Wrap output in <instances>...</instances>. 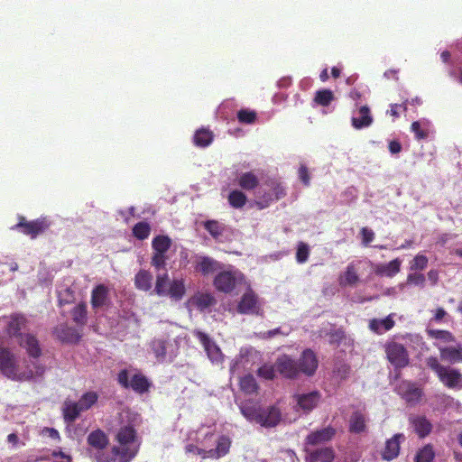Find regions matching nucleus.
<instances>
[{
    "instance_id": "nucleus-1",
    "label": "nucleus",
    "mask_w": 462,
    "mask_h": 462,
    "mask_svg": "<svg viewBox=\"0 0 462 462\" xmlns=\"http://www.w3.org/2000/svg\"><path fill=\"white\" fill-rule=\"evenodd\" d=\"M427 365L435 372L439 380L449 389H462V374L459 370L439 364L435 356L427 358Z\"/></svg>"
},
{
    "instance_id": "nucleus-2",
    "label": "nucleus",
    "mask_w": 462,
    "mask_h": 462,
    "mask_svg": "<svg viewBox=\"0 0 462 462\" xmlns=\"http://www.w3.org/2000/svg\"><path fill=\"white\" fill-rule=\"evenodd\" d=\"M17 361L14 354L8 348H0V372L13 381H30L33 379L32 371L18 372Z\"/></svg>"
},
{
    "instance_id": "nucleus-3",
    "label": "nucleus",
    "mask_w": 462,
    "mask_h": 462,
    "mask_svg": "<svg viewBox=\"0 0 462 462\" xmlns=\"http://www.w3.org/2000/svg\"><path fill=\"white\" fill-rule=\"evenodd\" d=\"M51 223L47 217H41L32 221H28L23 216L19 217L18 223L13 229L18 230L25 236L35 239L38 236L43 234L49 229Z\"/></svg>"
},
{
    "instance_id": "nucleus-4",
    "label": "nucleus",
    "mask_w": 462,
    "mask_h": 462,
    "mask_svg": "<svg viewBox=\"0 0 462 462\" xmlns=\"http://www.w3.org/2000/svg\"><path fill=\"white\" fill-rule=\"evenodd\" d=\"M171 246V239L165 235L156 236L152 241V256L151 264L160 271L165 268L167 252Z\"/></svg>"
},
{
    "instance_id": "nucleus-5",
    "label": "nucleus",
    "mask_w": 462,
    "mask_h": 462,
    "mask_svg": "<svg viewBox=\"0 0 462 462\" xmlns=\"http://www.w3.org/2000/svg\"><path fill=\"white\" fill-rule=\"evenodd\" d=\"M244 280V275L239 271H219L215 276L213 285L217 291L224 293L232 292L238 283Z\"/></svg>"
},
{
    "instance_id": "nucleus-6",
    "label": "nucleus",
    "mask_w": 462,
    "mask_h": 462,
    "mask_svg": "<svg viewBox=\"0 0 462 462\" xmlns=\"http://www.w3.org/2000/svg\"><path fill=\"white\" fill-rule=\"evenodd\" d=\"M388 361L396 368L401 369L409 365V354L405 346L397 342H390L385 346Z\"/></svg>"
},
{
    "instance_id": "nucleus-7",
    "label": "nucleus",
    "mask_w": 462,
    "mask_h": 462,
    "mask_svg": "<svg viewBox=\"0 0 462 462\" xmlns=\"http://www.w3.org/2000/svg\"><path fill=\"white\" fill-rule=\"evenodd\" d=\"M194 336L199 339L207 353L208 357L212 363L221 364L224 356L220 347L209 337V336L202 331H194Z\"/></svg>"
},
{
    "instance_id": "nucleus-8",
    "label": "nucleus",
    "mask_w": 462,
    "mask_h": 462,
    "mask_svg": "<svg viewBox=\"0 0 462 462\" xmlns=\"http://www.w3.org/2000/svg\"><path fill=\"white\" fill-rule=\"evenodd\" d=\"M132 450L127 448L113 447L110 453L100 449L96 451L95 458L97 462H129L131 460Z\"/></svg>"
},
{
    "instance_id": "nucleus-9",
    "label": "nucleus",
    "mask_w": 462,
    "mask_h": 462,
    "mask_svg": "<svg viewBox=\"0 0 462 462\" xmlns=\"http://www.w3.org/2000/svg\"><path fill=\"white\" fill-rule=\"evenodd\" d=\"M276 371L285 378L293 379L299 375L298 363L288 355L279 356L275 362Z\"/></svg>"
},
{
    "instance_id": "nucleus-10",
    "label": "nucleus",
    "mask_w": 462,
    "mask_h": 462,
    "mask_svg": "<svg viewBox=\"0 0 462 462\" xmlns=\"http://www.w3.org/2000/svg\"><path fill=\"white\" fill-rule=\"evenodd\" d=\"M297 363L299 373H302L308 376H311L315 374L319 365L315 353L310 348L305 349L301 353Z\"/></svg>"
},
{
    "instance_id": "nucleus-11",
    "label": "nucleus",
    "mask_w": 462,
    "mask_h": 462,
    "mask_svg": "<svg viewBox=\"0 0 462 462\" xmlns=\"http://www.w3.org/2000/svg\"><path fill=\"white\" fill-rule=\"evenodd\" d=\"M135 431L131 427H125L122 428L117 435L116 439L119 443L118 446H115V448H121L123 449L129 448L132 450L131 459L135 456L137 452V447L135 444Z\"/></svg>"
},
{
    "instance_id": "nucleus-12",
    "label": "nucleus",
    "mask_w": 462,
    "mask_h": 462,
    "mask_svg": "<svg viewBox=\"0 0 462 462\" xmlns=\"http://www.w3.org/2000/svg\"><path fill=\"white\" fill-rule=\"evenodd\" d=\"M117 381L124 388H132L139 393H144V375L143 374H134L129 381L128 372L124 369L118 374Z\"/></svg>"
},
{
    "instance_id": "nucleus-13",
    "label": "nucleus",
    "mask_w": 462,
    "mask_h": 462,
    "mask_svg": "<svg viewBox=\"0 0 462 462\" xmlns=\"http://www.w3.org/2000/svg\"><path fill=\"white\" fill-rule=\"evenodd\" d=\"M336 435V429L328 426L310 432L305 439V444L317 446L331 440Z\"/></svg>"
},
{
    "instance_id": "nucleus-14",
    "label": "nucleus",
    "mask_w": 462,
    "mask_h": 462,
    "mask_svg": "<svg viewBox=\"0 0 462 462\" xmlns=\"http://www.w3.org/2000/svg\"><path fill=\"white\" fill-rule=\"evenodd\" d=\"M282 419L281 410L275 405L261 408L259 424L265 428L275 427Z\"/></svg>"
},
{
    "instance_id": "nucleus-15",
    "label": "nucleus",
    "mask_w": 462,
    "mask_h": 462,
    "mask_svg": "<svg viewBox=\"0 0 462 462\" xmlns=\"http://www.w3.org/2000/svg\"><path fill=\"white\" fill-rule=\"evenodd\" d=\"M19 345L26 350L31 358H38L42 356V347L37 337L30 333L21 335Z\"/></svg>"
},
{
    "instance_id": "nucleus-16",
    "label": "nucleus",
    "mask_w": 462,
    "mask_h": 462,
    "mask_svg": "<svg viewBox=\"0 0 462 462\" xmlns=\"http://www.w3.org/2000/svg\"><path fill=\"white\" fill-rule=\"evenodd\" d=\"M320 398L321 394L318 391L294 395L298 406L306 413L311 411L318 405Z\"/></svg>"
},
{
    "instance_id": "nucleus-17",
    "label": "nucleus",
    "mask_w": 462,
    "mask_h": 462,
    "mask_svg": "<svg viewBox=\"0 0 462 462\" xmlns=\"http://www.w3.org/2000/svg\"><path fill=\"white\" fill-rule=\"evenodd\" d=\"M404 439L405 437L402 433H397L388 439L382 452L383 459L390 461L397 457L400 453V444L402 441H404Z\"/></svg>"
},
{
    "instance_id": "nucleus-18",
    "label": "nucleus",
    "mask_w": 462,
    "mask_h": 462,
    "mask_svg": "<svg viewBox=\"0 0 462 462\" xmlns=\"http://www.w3.org/2000/svg\"><path fill=\"white\" fill-rule=\"evenodd\" d=\"M53 334L62 343L76 344L80 339L78 331L67 324H60L54 328Z\"/></svg>"
},
{
    "instance_id": "nucleus-19",
    "label": "nucleus",
    "mask_w": 462,
    "mask_h": 462,
    "mask_svg": "<svg viewBox=\"0 0 462 462\" xmlns=\"http://www.w3.org/2000/svg\"><path fill=\"white\" fill-rule=\"evenodd\" d=\"M398 393L409 403H416L420 401L422 392L411 382H402L398 386Z\"/></svg>"
},
{
    "instance_id": "nucleus-20",
    "label": "nucleus",
    "mask_w": 462,
    "mask_h": 462,
    "mask_svg": "<svg viewBox=\"0 0 462 462\" xmlns=\"http://www.w3.org/2000/svg\"><path fill=\"white\" fill-rule=\"evenodd\" d=\"M367 417L362 411L352 412L348 421V431L353 434H361L367 431Z\"/></svg>"
},
{
    "instance_id": "nucleus-21",
    "label": "nucleus",
    "mask_w": 462,
    "mask_h": 462,
    "mask_svg": "<svg viewBox=\"0 0 462 462\" xmlns=\"http://www.w3.org/2000/svg\"><path fill=\"white\" fill-rule=\"evenodd\" d=\"M258 309L257 297L252 291L245 292L237 305V311L240 314H254Z\"/></svg>"
},
{
    "instance_id": "nucleus-22",
    "label": "nucleus",
    "mask_w": 462,
    "mask_h": 462,
    "mask_svg": "<svg viewBox=\"0 0 462 462\" xmlns=\"http://www.w3.org/2000/svg\"><path fill=\"white\" fill-rule=\"evenodd\" d=\"M109 302V290L104 284L97 285L91 291L90 303L93 309H99Z\"/></svg>"
},
{
    "instance_id": "nucleus-23",
    "label": "nucleus",
    "mask_w": 462,
    "mask_h": 462,
    "mask_svg": "<svg viewBox=\"0 0 462 462\" xmlns=\"http://www.w3.org/2000/svg\"><path fill=\"white\" fill-rule=\"evenodd\" d=\"M87 443L88 446L99 451L105 449L109 444L107 435L100 429L91 431L87 437Z\"/></svg>"
},
{
    "instance_id": "nucleus-24",
    "label": "nucleus",
    "mask_w": 462,
    "mask_h": 462,
    "mask_svg": "<svg viewBox=\"0 0 462 462\" xmlns=\"http://www.w3.org/2000/svg\"><path fill=\"white\" fill-rule=\"evenodd\" d=\"M196 270L203 275H208L222 270V263L211 257L201 256L196 265Z\"/></svg>"
},
{
    "instance_id": "nucleus-25",
    "label": "nucleus",
    "mask_w": 462,
    "mask_h": 462,
    "mask_svg": "<svg viewBox=\"0 0 462 462\" xmlns=\"http://www.w3.org/2000/svg\"><path fill=\"white\" fill-rule=\"evenodd\" d=\"M336 457L332 448H321L311 451L306 457V462H334Z\"/></svg>"
},
{
    "instance_id": "nucleus-26",
    "label": "nucleus",
    "mask_w": 462,
    "mask_h": 462,
    "mask_svg": "<svg viewBox=\"0 0 462 462\" xmlns=\"http://www.w3.org/2000/svg\"><path fill=\"white\" fill-rule=\"evenodd\" d=\"M27 319L23 314H13L10 316V320L7 324V333L12 336L20 338L22 328L26 325Z\"/></svg>"
},
{
    "instance_id": "nucleus-27",
    "label": "nucleus",
    "mask_w": 462,
    "mask_h": 462,
    "mask_svg": "<svg viewBox=\"0 0 462 462\" xmlns=\"http://www.w3.org/2000/svg\"><path fill=\"white\" fill-rule=\"evenodd\" d=\"M359 116H353L351 123L354 128L362 129L368 127L373 123V116L367 106H362L358 110Z\"/></svg>"
},
{
    "instance_id": "nucleus-28",
    "label": "nucleus",
    "mask_w": 462,
    "mask_h": 462,
    "mask_svg": "<svg viewBox=\"0 0 462 462\" xmlns=\"http://www.w3.org/2000/svg\"><path fill=\"white\" fill-rule=\"evenodd\" d=\"M231 439L228 436L221 435L217 440V446L215 448L210 449V456L212 459H218L225 457L230 451Z\"/></svg>"
},
{
    "instance_id": "nucleus-29",
    "label": "nucleus",
    "mask_w": 462,
    "mask_h": 462,
    "mask_svg": "<svg viewBox=\"0 0 462 462\" xmlns=\"http://www.w3.org/2000/svg\"><path fill=\"white\" fill-rule=\"evenodd\" d=\"M440 357L451 364L462 362V345L439 348Z\"/></svg>"
},
{
    "instance_id": "nucleus-30",
    "label": "nucleus",
    "mask_w": 462,
    "mask_h": 462,
    "mask_svg": "<svg viewBox=\"0 0 462 462\" xmlns=\"http://www.w3.org/2000/svg\"><path fill=\"white\" fill-rule=\"evenodd\" d=\"M238 186L245 190H253L259 186L260 180L253 171L241 173L237 177Z\"/></svg>"
},
{
    "instance_id": "nucleus-31",
    "label": "nucleus",
    "mask_w": 462,
    "mask_h": 462,
    "mask_svg": "<svg viewBox=\"0 0 462 462\" xmlns=\"http://www.w3.org/2000/svg\"><path fill=\"white\" fill-rule=\"evenodd\" d=\"M394 324L395 322L393 319L392 315H389L383 319H371L369 322V328L376 334H382L392 329L394 327Z\"/></svg>"
},
{
    "instance_id": "nucleus-32",
    "label": "nucleus",
    "mask_w": 462,
    "mask_h": 462,
    "mask_svg": "<svg viewBox=\"0 0 462 462\" xmlns=\"http://www.w3.org/2000/svg\"><path fill=\"white\" fill-rule=\"evenodd\" d=\"M415 432L420 438H425L432 430V425L425 416H417L411 420Z\"/></svg>"
},
{
    "instance_id": "nucleus-33",
    "label": "nucleus",
    "mask_w": 462,
    "mask_h": 462,
    "mask_svg": "<svg viewBox=\"0 0 462 462\" xmlns=\"http://www.w3.org/2000/svg\"><path fill=\"white\" fill-rule=\"evenodd\" d=\"M83 412L78 402L66 401L63 405L62 413L66 422H74L80 413Z\"/></svg>"
},
{
    "instance_id": "nucleus-34",
    "label": "nucleus",
    "mask_w": 462,
    "mask_h": 462,
    "mask_svg": "<svg viewBox=\"0 0 462 462\" xmlns=\"http://www.w3.org/2000/svg\"><path fill=\"white\" fill-rule=\"evenodd\" d=\"M339 284L342 287L355 286L359 282V276L356 273V267L353 263L346 266L345 273L340 275L338 279Z\"/></svg>"
},
{
    "instance_id": "nucleus-35",
    "label": "nucleus",
    "mask_w": 462,
    "mask_h": 462,
    "mask_svg": "<svg viewBox=\"0 0 462 462\" xmlns=\"http://www.w3.org/2000/svg\"><path fill=\"white\" fill-rule=\"evenodd\" d=\"M202 226L216 241H218L226 231V225L214 219L204 221Z\"/></svg>"
},
{
    "instance_id": "nucleus-36",
    "label": "nucleus",
    "mask_w": 462,
    "mask_h": 462,
    "mask_svg": "<svg viewBox=\"0 0 462 462\" xmlns=\"http://www.w3.org/2000/svg\"><path fill=\"white\" fill-rule=\"evenodd\" d=\"M401 263V261L398 258H396L386 264L378 265L375 269V273L376 274L379 275L393 277L400 272Z\"/></svg>"
},
{
    "instance_id": "nucleus-37",
    "label": "nucleus",
    "mask_w": 462,
    "mask_h": 462,
    "mask_svg": "<svg viewBox=\"0 0 462 462\" xmlns=\"http://www.w3.org/2000/svg\"><path fill=\"white\" fill-rule=\"evenodd\" d=\"M214 138L213 133L206 128H200L195 132L193 136V143L198 147L208 146Z\"/></svg>"
},
{
    "instance_id": "nucleus-38",
    "label": "nucleus",
    "mask_w": 462,
    "mask_h": 462,
    "mask_svg": "<svg viewBox=\"0 0 462 462\" xmlns=\"http://www.w3.org/2000/svg\"><path fill=\"white\" fill-rule=\"evenodd\" d=\"M163 270H165V268ZM171 282L172 281L169 279L167 272L164 271L162 274L157 275L154 291L160 296H167L171 285Z\"/></svg>"
},
{
    "instance_id": "nucleus-39",
    "label": "nucleus",
    "mask_w": 462,
    "mask_h": 462,
    "mask_svg": "<svg viewBox=\"0 0 462 462\" xmlns=\"http://www.w3.org/2000/svg\"><path fill=\"white\" fill-rule=\"evenodd\" d=\"M227 201L233 208H242L247 202L246 195L239 189H234L229 192Z\"/></svg>"
},
{
    "instance_id": "nucleus-40",
    "label": "nucleus",
    "mask_w": 462,
    "mask_h": 462,
    "mask_svg": "<svg viewBox=\"0 0 462 462\" xmlns=\"http://www.w3.org/2000/svg\"><path fill=\"white\" fill-rule=\"evenodd\" d=\"M240 389L246 394H253L258 392L259 386L252 374L241 377L239 382Z\"/></svg>"
},
{
    "instance_id": "nucleus-41",
    "label": "nucleus",
    "mask_w": 462,
    "mask_h": 462,
    "mask_svg": "<svg viewBox=\"0 0 462 462\" xmlns=\"http://www.w3.org/2000/svg\"><path fill=\"white\" fill-rule=\"evenodd\" d=\"M87 304L80 302L76 305L71 310L73 321L79 326H84L87 323Z\"/></svg>"
},
{
    "instance_id": "nucleus-42",
    "label": "nucleus",
    "mask_w": 462,
    "mask_h": 462,
    "mask_svg": "<svg viewBox=\"0 0 462 462\" xmlns=\"http://www.w3.org/2000/svg\"><path fill=\"white\" fill-rule=\"evenodd\" d=\"M186 289L185 284L182 279L173 280L171 282V285L169 290V293L167 297H170L172 300H180L183 298L185 294Z\"/></svg>"
},
{
    "instance_id": "nucleus-43",
    "label": "nucleus",
    "mask_w": 462,
    "mask_h": 462,
    "mask_svg": "<svg viewBox=\"0 0 462 462\" xmlns=\"http://www.w3.org/2000/svg\"><path fill=\"white\" fill-rule=\"evenodd\" d=\"M168 342L163 338H157L151 342V349L158 361H162L166 356Z\"/></svg>"
},
{
    "instance_id": "nucleus-44",
    "label": "nucleus",
    "mask_w": 462,
    "mask_h": 462,
    "mask_svg": "<svg viewBox=\"0 0 462 462\" xmlns=\"http://www.w3.org/2000/svg\"><path fill=\"white\" fill-rule=\"evenodd\" d=\"M98 400V394L96 392L89 391L82 394L79 402H77L82 410L86 411L89 410Z\"/></svg>"
},
{
    "instance_id": "nucleus-45",
    "label": "nucleus",
    "mask_w": 462,
    "mask_h": 462,
    "mask_svg": "<svg viewBox=\"0 0 462 462\" xmlns=\"http://www.w3.org/2000/svg\"><path fill=\"white\" fill-rule=\"evenodd\" d=\"M241 413L250 421L259 424L261 407L254 405H241Z\"/></svg>"
},
{
    "instance_id": "nucleus-46",
    "label": "nucleus",
    "mask_w": 462,
    "mask_h": 462,
    "mask_svg": "<svg viewBox=\"0 0 462 462\" xmlns=\"http://www.w3.org/2000/svg\"><path fill=\"white\" fill-rule=\"evenodd\" d=\"M434 457L435 452L432 445L427 444L417 452L415 462H432Z\"/></svg>"
},
{
    "instance_id": "nucleus-47",
    "label": "nucleus",
    "mask_w": 462,
    "mask_h": 462,
    "mask_svg": "<svg viewBox=\"0 0 462 462\" xmlns=\"http://www.w3.org/2000/svg\"><path fill=\"white\" fill-rule=\"evenodd\" d=\"M334 94L330 89L318 90L314 97V102L322 106H328L334 100Z\"/></svg>"
},
{
    "instance_id": "nucleus-48",
    "label": "nucleus",
    "mask_w": 462,
    "mask_h": 462,
    "mask_svg": "<svg viewBox=\"0 0 462 462\" xmlns=\"http://www.w3.org/2000/svg\"><path fill=\"white\" fill-rule=\"evenodd\" d=\"M427 333L430 337L440 340L444 343H450L455 341V337L451 332L448 330L428 329Z\"/></svg>"
},
{
    "instance_id": "nucleus-49",
    "label": "nucleus",
    "mask_w": 462,
    "mask_h": 462,
    "mask_svg": "<svg viewBox=\"0 0 462 462\" xmlns=\"http://www.w3.org/2000/svg\"><path fill=\"white\" fill-rule=\"evenodd\" d=\"M193 303L199 309L204 310L214 303V298L208 293H200L193 298Z\"/></svg>"
},
{
    "instance_id": "nucleus-50",
    "label": "nucleus",
    "mask_w": 462,
    "mask_h": 462,
    "mask_svg": "<svg viewBox=\"0 0 462 462\" xmlns=\"http://www.w3.org/2000/svg\"><path fill=\"white\" fill-rule=\"evenodd\" d=\"M310 256V246L304 242H299L296 252V261L299 263H304Z\"/></svg>"
},
{
    "instance_id": "nucleus-51",
    "label": "nucleus",
    "mask_w": 462,
    "mask_h": 462,
    "mask_svg": "<svg viewBox=\"0 0 462 462\" xmlns=\"http://www.w3.org/2000/svg\"><path fill=\"white\" fill-rule=\"evenodd\" d=\"M237 119L242 124H253L256 120V113L249 109H241L237 112Z\"/></svg>"
},
{
    "instance_id": "nucleus-52",
    "label": "nucleus",
    "mask_w": 462,
    "mask_h": 462,
    "mask_svg": "<svg viewBox=\"0 0 462 462\" xmlns=\"http://www.w3.org/2000/svg\"><path fill=\"white\" fill-rule=\"evenodd\" d=\"M428 265V258L424 254H417L411 263L410 269L412 271L424 270Z\"/></svg>"
},
{
    "instance_id": "nucleus-53",
    "label": "nucleus",
    "mask_w": 462,
    "mask_h": 462,
    "mask_svg": "<svg viewBox=\"0 0 462 462\" xmlns=\"http://www.w3.org/2000/svg\"><path fill=\"white\" fill-rule=\"evenodd\" d=\"M275 365H264L257 370V374L266 380H273L275 377Z\"/></svg>"
},
{
    "instance_id": "nucleus-54",
    "label": "nucleus",
    "mask_w": 462,
    "mask_h": 462,
    "mask_svg": "<svg viewBox=\"0 0 462 462\" xmlns=\"http://www.w3.org/2000/svg\"><path fill=\"white\" fill-rule=\"evenodd\" d=\"M346 338L345 331L342 328L336 329L329 333V342L339 345Z\"/></svg>"
},
{
    "instance_id": "nucleus-55",
    "label": "nucleus",
    "mask_w": 462,
    "mask_h": 462,
    "mask_svg": "<svg viewBox=\"0 0 462 462\" xmlns=\"http://www.w3.org/2000/svg\"><path fill=\"white\" fill-rule=\"evenodd\" d=\"M407 282L423 287L425 283V276L422 273H409L407 277Z\"/></svg>"
},
{
    "instance_id": "nucleus-56",
    "label": "nucleus",
    "mask_w": 462,
    "mask_h": 462,
    "mask_svg": "<svg viewBox=\"0 0 462 462\" xmlns=\"http://www.w3.org/2000/svg\"><path fill=\"white\" fill-rule=\"evenodd\" d=\"M411 132L414 133L416 139L422 140L428 137V133L421 129L420 123L415 121L411 125Z\"/></svg>"
},
{
    "instance_id": "nucleus-57",
    "label": "nucleus",
    "mask_w": 462,
    "mask_h": 462,
    "mask_svg": "<svg viewBox=\"0 0 462 462\" xmlns=\"http://www.w3.org/2000/svg\"><path fill=\"white\" fill-rule=\"evenodd\" d=\"M362 236V243L364 245H368L374 239V233L368 227H362L360 230Z\"/></svg>"
},
{
    "instance_id": "nucleus-58",
    "label": "nucleus",
    "mask_w": 462,
    "mask_h": 462,
    "mask_svg": "<svg viewBox=\"0 0 462 462\" xmlns=\"http://www.w3.org/2000/svg\"><path fill=\"white\" fill-rule=\"evenodd\" d=\"M298 173H299V178L301 180V182L305 186H309L310 182V177L309 174L308 168L305 165H300Z\"/></svg>"
},
{
    "instance_id": "nucleus-59",
    "label": "nucleus",
    "mask_w": 462,
    "mask_h": 462,
    "mask_svg": "<svg viewBox=\"0 0 462 462\" xmlns=\"http://www.w3.org/2000/svg\"><path fill=\"white\" fill-rule=\"evenodd\" d=\"M52 457L55 458L54 462H72V457L69 455L65 454L61 450H54L51 453Z\"/></svg>"
},
{
    "instance_id": "nucleus-60",
    "label": "nucleus",
    "mask_w": 462,
    "mask_h": 462,
    "mask_svg": "<svg viewBox=\"0 0 462 462\" xmlns=\"http://www.w3.org/2000/svg\"><path fill=\"white\" fill-rule=\"evenodd\" d=\"M133 233L138 239H144V221L137 223L133 229Z\"/></svg>"
},
{
    "instance_id": "nucleus-61",
    "label": "nucleus",
    "mask_w": 462,
    "mask_h": 462,
    "mask_svg": "<svg viewBox=\"0 0 462 462\" xmlns=\"http://www.w3.org/2000/svg\"><path fill=\"white\" fill-rule=\"evenodd\" d=\"M399 108H402V110L405 112V111L407 110V105H406V103H404V104H402V105L392 104V105H391V108H390V110L388 111V113H389L392 116H393V117L397 118V117H399V116H400L399 112H398V109H399Z\"/></svg>"
},
{
    "instance_id": "nucleus-62",
    "label": "nucleus",
    "mask_w": 462,
    "mask_h": 462,
    "mask_svg": "<svg viewBox=\"0 0 462 462\" xmlns=\"http://www.w3.org/2000/svg\"><path fill=\"white\" fill-rule=\"evenodd\" d=\"M388 148L391 153L396 154L399 153L402 151V144L399 141L393 140L390 141L388 144Z\"/></svg>"
},
{
    "instance_id": "nucleus-63",
    "label": "nucleus",
    "mask_w": 462,
    "mask_h": 462,
    "mask_svg": "<svg viewBox=\"0 0 462 462\" xmlns=\"http://www.w3.org/2000/svg\"><path fill=\"white\" fill-rule=\"evenodd\" d=\"M135 285L139 289H144V270H140L135 275Z\"/></svg>"
},
{
    "instance_id": "nucleus-64",
    "label": "nucleus",
    "mask_w": 462,
    "mask_h": 462,
    "mask_svg": "<svg viewBox=\"0 0 462 462\" xmlns=\"http://www.w3.org/2000/svg\"><path fill=\"white\" fill-rule=\"evenodd\" d=\"M447 315V312L446 310L443 309V308H438L436 310H435V315H434V318L433 319L437 322H439L440 320H442V319Z\"/></svg>"
}]
</instances>
